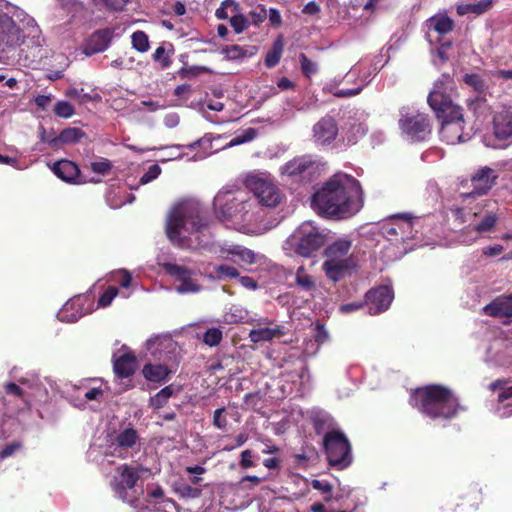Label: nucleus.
<instances>
[{"label":"nucleus","mask_w":512,"mask_h":512,"mask_svg":"<svg viewBox=\"0 0 512 512\" xmlns=\"http://www.w3.org/2000/svg\"><path fill=\"white\" fill-rule=\"evenodd\" d=\"M311 206L325 218L352 217L363 207L361 184L351 175L335 174L312 195Z\"/></svg>","instance_id":"obj_1"},{"label":"nucleus","mask_w":512,"mask_h":512,"mask_svg":"<svg viewBox=\"0 0 512 512\" xmlns=\"http://www.w3.org/2000/svg\"><path fill=\"white\" fill-rule=\"evenodd\" d=\"M456 87L453 78L448 74H442L430 91L427 102L435 113V117L441 124L440 133L448 136L450 126L457 129L455 138L461 140L464 126L463 109L454 101Z\"/></svg>","instance_id":"obj_2"},{"label":"nucleus","mask_w":512,"mask_h":512,"mask_svg":"<svg viewBox=\"0 0 512 512\" xmlns=\"http://www.w3.org/2000/svg\"><path fill=\"white\" fill-rule=\"evenodd\" d=\"M208 226V219L199 201L183 199L169 211L165 232L172 244L179 248H190V240L182 235V231L197 233Z\"/></svg>","instance_id":"obj_3"},{"label":"nucleus","mask_w":512,"mask_h":512,"mask_svg":"<svg viewBox=\"0 0 512 512\" xmlns=\"http://www.w3.org/2000/svg\"><path fill=\"white\" fill-rule=\"evenodd\" d=\"M410 404L431 419L450 420L461 409L458 398L446 386L430 384L411 392Z\"/></svg>","instance_id":"obj_4"},{"label":"nucleus","mask_w":512,"mask_h":512,"mask_svg":"<svg viewBox=\"0 0 512 512\" xmlns=\"http://www.w3.org/2000/svg\"><path fill=\"white\" fill-rule=\"evenodd\" d=\"M351 248L352 241L346 237L337 239L325 248L322 269L329 280L338 282L356 268L357 261Z\"/></svg>","instance_id":"obj_5"},{"label":"nucleus","mask_w":512,"mask_h":512,"mask_svg":"<svg viewBox=\"0 0 512 512\" xmlns=\"http://www.w3.org/2000/svg\"><path fill=\"white\" fill-rule=\"evenodd\" d=\"M143 472H148V469L142 465L131 466L123 464L117 468L118 476L114 477L111 482L115 495L123 502L135 508L139 503V495L136 493L135 486Z\"/></svg>","instance_id":"obj_6"},{"label":"nucleus","mask_w":512,"mask_h":512,"mask_svg":"<svg viewBox=\"0 0 512 512\" xmlns=\"http://www.w3.org/2000/svg\"><path fill=\"white\" fill-rule=\"evenodd\" d=\"M244 184L253 193L258 203L267 208H276L285 201V193L269 177L263 175H248Z\"/></svg>","instance_id":"obj_7"},{"label":"nucleus","mask_w":512,"mask_h":512,"mask_svg":"<svg viewBox=\"0 0 512 512\" xmlns=\"http://www.w3.org/2000/svg\"><path fill=\"white\" fill-rule=\"evenodd\" d=\"M323 447L330 466L342 470L352 463L351 445L342 431H328L323 438Z\"/></svg>","instance_id":"obj_8"},{"label":"nucleus","mask_w":512,"mask_h":512,"mask_svg":"<svg viewBox=\"0 0 512 512\" xmlns=\"http://www.w3.org/2000/svg\"><path fill=\"white\" fill-rule=\"evenodd\" d=\"M327 236L311 222L302 223L292 234L291 242L297 254L310 257L326 243Z\"/></svg>","instance_id":"obj_9"},{"label":"nucleus","mask_w":512,"mask_h":512,"mask_svg":"<svg viewBox=\"0 0 512 512\" xmlns=\"http://www.w3.org/2000/svg\"><path fill=\"white\" fill-rule=\"evenodd\" d=\"M401 132L412 142L425 141L432 133V124L427 114L402 108L398 121Z\"/></svg>","instance_id":"obj_10"},{"label":"nucleus","mask_w":512,"mask_h":512,"mask_svg":"<svg viewBox=\"0 0 512 512\" xmlns=\"http://www.w3.org/2000/svg\"><path fill=\"white\" fill-rule=\"evenodd\" d=\"M213 206L218 217L232 219L246 214L251 205L242 192L220 191L214 197Z\"/></svg>","instance_id":"obj_11"},{"label":"nucleus","mask_w":512,"mask_h":512,"mask_svg":"<svg viewBox=\"0 0 512 512\" xmlns=\"http://www.w3.org/2000/svg\"><path fill=\"white\" fill-rule=\"evenodd\" d=\"M162 267L168 275L179 283L176 287L179 293H197L201 290L202 287L198 279L195 278L196 271L174 263H164Z\"/></svg>","instance_id":"obj_12"},{"label":"nucleus","mask_w":512,"mask_h":512,"mask_svg":"<svg viewBox=\"0 0 512 512\" xmlns=\"http://www.w3.org/2000/svg\"><path fill=\"white\" fill-rule=\"evenodd\" d=\"M24 34L14 20L0 10V50L15 48L24 42Z\"/></svg>","instance_id":"obj_13"},{"label":"nucleus","mask_w":512,"mask_h":512,"mask_svg":"<svg viewBox=\"0 0 512 512\" xmlns=\"http://www.w3.org/2000/svg\"><path fill=\"white\" fill-rule=\"evenodd\" d=\"M394 298V292L387 285H380L370 289L365 294V306L370 315H377L386 311Z\"/></svg>","instance_id":"obj_14"},{"label":"nucleus","mask_w":512,"mask_h":512,"mask_svg":"<svg viewBox=\"0 0 512 512\" xmlns=\"http://www.w3.org/2000/svg\"><path fill=\"white\" fill-rule=\"evenodd\" d=\"M139 440L136 429L130 427L120 431L108 445L109 455L121 459L129 456V449L133 448Z\"/></svg>","instance_id":"obj_15"},{"label":"nucleus","mask_w":512,"mask_h":512,"mask_svg":"<svg viewBox=\"0 0 512 512\" xmlns=\"http://www.w3.org/2000/svg\"><path fill=\"white\" fill-rule=\"evenodd\" d=\"M338 135L336 120L326 115L313 126V140L316 144L325 146L331 144Z\"/></svg>","instance_id":"obj_16"},{"label":"nucleus","mask_w":512,"mask_h":512,"mask_svg":"<svg viewBox=\"0 0 512 512\" xmlns=\"http://www.w3.org/2000/svg\"><path fill=\"white\" fill-rule=\"evenodd\" d=\"M316 168V162L310 156H300L285 163L280 171L282 175L290 178H304L311 175Z\"/></svg>","instance_id":"obj_17"},{"label":"nucleus","mask_w":512,"mask_h":512,"mask_svg":"<svg viewBox=\"0 0 512 512\" xmlns=\"http://www.w3.org/2000/svg\"><path fill=\"white\" fill-rule=\"evenodd\" d=\"M498 174L495 170L488 166L481 167L471 177V185L473 187L472 194L482 196L486 194L495 184Z\"/></svg>","instance_id":"obj_18"},{"label":"nucleus","mask_w":512,"mask_h":512,"mask_svg":"<svg viewBox=\"0 0 512 512\" xmlns=\"http://www.w3.org/2000/svg\"><path fill=\"white\" fill-rule=\"evenodd\" d=\"M114 30L112 28L99 29L92 33L86 41L83 52L87 56L105 51L113 38Z\"/></svg>","instance_id":"obj_19"},{"label":"nucleus","mask_w":512,"mask_h":512,"mask_svg":"<svg viewBox=\"0 0 512 512\" xmlns=\"http://www.w3.org/2000/svg\"><path fill=\"white\" fill-rule=\"evenodd\" d=\"M493 131L498 140L512 138V107L504 108L494 115Z\"/></svg>","instance_id":"obj_20"},{"label":"nucleus","mask_w":512,"mask_h":512,"mask_svg":"<svg viewBox=\"0 0 512 512\" xmlns=\"http://www.w3.org/2000/svg\"><path fill=\"white\" fill-rule=\"evenodd\" d=\"M483 313L494 318L512 319V297L501 295L483 308Z\"/></svg>","instance_id":"obj_21"},{"label":"nucleus","mask_w":512,"mask_h":512,"mask_svg":"<svg viewBox=\"0 0 512 512\" xmlns=\"http://www.w3.org/2000/svg\"><path fill=\"white\" fill-rule=\"evenodd\" d=\"M136 366V356L132 351L119 357L113 356V371L120 379L131 377L136 371Z\"/></svg>","instance_id":"obj_22"},{"label":"nucleus","mask_w":512,"mask_h":512,"mask_svg":"<svg viewBox=\"0 0 512 512\" xmlns=\"http://www.w3.org/2000/svg\"><path fill=\"white\" fill-rule=\"evenodd\" d=\"M52 171L61 180L68 183H78L80 169L78 165L68 159H61L53 164Z\"/></svg>","instance_id":"obj_23"},{"label":"nucleus","mask_w":512,"mask_h":512,"mask_svg":"<svg viewBox=\"0 0 512 512\" xmlns=\"http://www.w3.org/2000/svg\"><path fill=\"white\" fill-rule=\"evenodd\" d=\"M83 298L77 297L67 301L63 308L58 312V319L62 322L73 323L84 316L87 311L82 305Z\"/></svg>","instance_id":"obj_24"},{"label":"nucleus","mask_w":512,"mask_h":512,"mask_svg":"<svg viewBox=\"0 0 512 512\" xmlns=\"http://www.w3.org/2000/svg\"><path fill=\"white\" fill-rule=\"evenodd\" d=\"M144 378L149 382H164L171 374V370L164 364H145L142 369Z\"/></svg>","instance_id":"obj_25"},{"label":"nucleus","mask_w":512,"mask_h":512,"mask_svg":"<svg viewBox=\"0 0 512 512\" xmlns=\"http://www.w3.org/2000/svg\"><path fill=\"white\" fill-rule=\"evenodd\" d=\"M226 252V258L235 263L253 264L256 262L255 253L246 247L233 245Z\"/></svg>","instance_id":"obj_26"},{"label":"nucleus","mask_w":512,"mask_h":512,"mask_svg":"<svg viewBox=\"0 0 512 512\" xmlns=\"http://www.w3.org/2000/svg\"><path fill=\"white\" fill-rule=\"evenodd\" d=\"M427 27L440 35H445L454 29L455 23L449 16L439 14L427 20Z\"/></svg>","instance_id":"obj_27"},{"label":"nucleus","mask_w":512,"mask_h":512,"mask_svg":"<svg viewBox=\"0 0 512 512\" xmlns=\"http://www.w3.org/2000/svg\"><path fill=\"white\" fill-rule=\"evenodd\" d=\"M493 4V0H479L476 3H466L457 6V13L460 16L467 14L481 15L487 12Z\"/></svg>","instance_id":"obj_28"},{"label":"nucleus","mask_w":512,"mask_h":512,"mask_svg":"<svg viewBox=\"0 0 512 512\" xmlns=\"http://www.w3.org/2000/svg\"><path fill=\"white\" fill-rule=\"evenodd\" d=\"M284 49V40L280 35L273 42L272 48L265 55V66L273 68L278 65Z\"/></svg>","instance_id":"obj_29"},{"label":"nucleus","mask_w":512,"mask_h":512,"mask_svg":"<svg viewBox=\"0 0 512 512\" xmlns=\"http://www.w3.org/2000/svg\"><path fill=\"white\" fill-rule=\"evenodd\" d=\"M174 53L173 45L169 42L162 43L152 55L155 62L160 63L161 67L166 69L172 64L171 56Z\"/></svg>","instance_id":"obj_30"},{"label":"nucleus","mask_w":512,"mask_h":512,"mask_svg":"<svg viewBox=\"0 0 512 512\" xmlns=\"http://www.w3.org/2000/svg\"><path fill=\"white\" fill-rule=\"evenodd\" d=\"M282 334L279 326L271 327H263L258 329H253L249 333V338L252 342L258 343L261 341H270L273 338L280 336Z\"/></svg>","instance_id":"obj_31"},{"label":"nucleus","mask_w":512,"mask_h":512,"mask_svg":"<svg viewBox=\"0 0 512 512\" xmlns=\"http://www.w3.org/2000/svg\"><path fill=\"white\" fill-rule=\"evenodd\" d=\"M4 388L7 395L14 396L20 401L18 410H24L30 407V397L20 386L9 382L5 384Z\"/></svg>","instance_id":"obj_32"},{"label":"nucleus","mask_w":512,"mask_h":512,"mask_svg":"<svg viewBox=\"0 0 512 512\" xmlns=\"http://www.w3.org/2000/svg\"><path fill=\"white\" fill-rule=\"evenodd\" d=\"M255 48L254 47H242L236 44L227 45L222 48V54L229 60H238L248 56H252Z\"/></svg>","instance_id":"obj_33"},{"label":"nucleus","mask_w":512,"mask_h":512,"mask_svg":"<svg viewBox=\"0 0 512 512\" xmlns=\"http://www.w3.org/2000/svg\"><path fill=\"white\" fill-rule=\"evenodd\" d=\"M174 394V388L172 385L165 386L160 391H158L154 396H152L149 400V406L153 410H157L163 408L167 405L169 399Z\"/></svg>","instance_id":"obj_34"},{"label":"nucleus","mask_w":512,"mask_h":512,"mask_svg":"<svg viewBox=\"0 0 512 512\" xmlns=\"http://www.w3.org/2000/svg\"><path fill=\"white\" fill-rule=\"evenodd\" d=\"M84 137H86V133L83 130L76 127H70L63 129L59 136L53 141H59L62 144H73L80 142Z\"/></svg>","instance_id":"obj_35"},{"label":"nucleus","mask_w":512,"mask_h":512,"mask_svg":"<svg viewBox=\"0 0 512 512\" xmlns=\"http://www.w3.org/2000/svg\"><path fill=\"white\" fill-rule=\"evenodd\" d=\"M131 43L132 47L140 53H145L150 48L148 35L141 30H137L131 35Z\"/></svg>","instance_id":"obj_36"},{"label":"nucleus","mask_w":512,"mask_h":512,"mask_svg":"<svg viewBox=\"0 0 512 512\" xmlns=\"http://www.w3.org/2000/svg\"><path fill=\"white\" fill-rule=\"evenodd\" d=\"M463 81L480 94L488 88L485 80L477 73L465 74Z\"/></svg>","instance_id":"obj_37"},{"label":"nucleus","mask_w":512,"mask_h":512,"mask_svg":"<svg viewBox=\"0 0 512 512\" xmlns=\"http://www.w3.org/2000/svg\"><path fill=\"white\" fill-rule=\"evenodd\" d=\"M229 10L231 15L238 13L240 11L239 3L234 0H224L221 7L216 10L215 15L218 19L230 18Z\"/></svg>","instance_id":"obj_38"},{"label":"nucleus","mask_w":512,"mask_h":512,"mask_svg":"<svg viewBox=\"0 0 512 512\" xmlns=\"http://www.w3.org/2000/svg\"><path fill=\"white\" fill-rule=\"evenodd\" d=\"M222 339L223 332L220 328L216 327L207 329L202 336V341L210 347L218 346Z\"/></svg>","instance_id":"obj_39"},{"label":"nucleus","mask_w":512,"mask_h":512,"mask_svg":"<svg viewBox=\"0 0 512 512\" xmlns=\"http://www.w3.org/2000/svg\"><path fill=\"white\" fill-rule=\"evenodd\" d=\"M468 107L479 117L489 112V106L484 96L478 95L468 102Z\"/></svg>","instance_id":"obj_40"},{"label":"nucleus","mask_w":512,"mask_h":512,"mask_svg":"<svg viewBox=\"0 0 512 512\" xmlns=\"http://www.w3.org/2000/svg\"><path fill=\"white\" fill-rule=\"evenodd\" d=\"M54 114L59 118L68 119L75 113V109L68 101H58L53 108Z\"/></svg>","instance_id":"obj_41"},{"label":"nucleus","mask_w":512,"mask_h":512,"mask_svg":"<svg viewBox=\"0 0 512 512\" xmlns=\"http://www.w3.org/2000/svg\"><path fill=\"white\" fill-rule=\"evenodd\" d=\"M296 283L306 291L311 290L315 285L312 277L306 272L303 266H300L296 271Z\"/></svg>","instance_id":"obj_42"},{"label":"nucleus","mask_w":512,"mask_h":512,"mask_svg":"<svg viewBox=\"0 0 512 512\" xmlns=\"http://www.w3.org/2000/svg\"><path fill=\"white\" fill-rule=\"evenodd\" d=\"M230 25L235 31V33L240 34L244 30L249 27V20L244 15L238 13H233L230 15Z\"/></svg>","instance_id":"obj_43"},{"label":"nucleus","mask_w":512,"mask_h":512,"mask_svg":"<svg viewBox=\"0 0 512 512\" xmlns=\"http://www.w3.org/2000/svg\"><path fill=\"white\" fill-rule=\"evenodd\" d=\"M130 0H92L95 6H103L108 10L123 11Z\"/></svg>","instance_id":"obj_44"},{"label":"nucleus","mask_w":512,"mask_h":512,"mask_svg":"<svg viewBox=\"0 0 512 512\" xmlns=\"http://www.w3.org/2000/svg\"><path fill=\"white\" fill-rule=\"evenodd\" d=\"M175 492L182 498H199L202 495V489L192 487L188 484H180L175 488Z\"/></svg>","instance_id":"obj_45"},{"label":"nucleus","mask_w":512,"mask_h":512,"mask_svg":"<svg viewBox=\"0 0 512 512\" xmlns=\"http://www.w3.org/2000/svg\"><path fill=\"white\" fill-rule=\"evenodd\" d=\"M299 61L301 64V71L304 76L310 78L312 75L317 73V64L311 61L304 53L299 55Z\"/></svg>","instance_id":"obj_46"},{"label":"nucleus","mask_w":512,"mask_h":512,"mask_svg":"<svg viewBox=\"0 0 512 512\" xmlns=\"http://www.w3.org/2000/svg\"><path fill=\"white\" fill-rule=\"evenodd\" d=\"M214 270L218 279H233L239 277L238 270L235 267L226 264L217 265Z\"/></svg>","instance_id":"obj_47"},{"label":"nucleus","mask_w":512,"mask_h":512,"mask_svg":"<svg viewBox=\"0 0 512 512\" xmlns=\"http://www.w3.org/2000/svg\"><path fill=\"white\" fill-rule=\"evenodd\" d=\"M497 217L493 213H489L484 216V218L474 227V230L477 232H488L490 231L496 224Z\"/></svg>","instance_id":"obj_48"},{"label":"nucleus","mask_w":512,"mask_h":512,"mask_svg":"<svg viewBox=\"0 0 512 512\" xmlns=\"http://www.w3.org/2000/svg\"><path fill=\"white\" fill-rule=\"evenodd\" d=\"M117 295L118 289L115 286H108V288L100 295L98 299V306H109Z\"/></svg>","instance_id":"obj_49"},{"label":"nucleus","mask_w":512,"mask_h":512,"mask_svg":"<svg viewBox=\"0 0 512 512\" xmlns=\"http://www.w3.org/2000/svg\"><path fill=\"white\" fill-rule=\"evenodd\" d=\"M161 173V168L158 164L151 165L148 170L141 176L139 180L140 185H145L156 179Z\"/></svg>","instance_id":"obj_50"},{"label":"nucleus","mask_w":512,"mask_h":512,"mask_svg":"<svg viewBox=\"0 0 512 512\" xmlns=\"http://www.w3.org/2000/svg\"><path fill=\"white\" fill-rule=\"evenodd\" d=\"M226 408L221 407L214 411L213 413V425L221 430L226 429L227 427V418L225 416Z\"/></svg>","instance_id":"obj_51"},{"label":"nucleus","mask_w":512,"mask_h":512,"mask_svg":"<svg viewBox=\"0 0 512 512\" xmlns=\"http://www.w3.org/2000/svg\"><path fill=\"white\" fill-rule=\"evenodd\" d=\"M112 169V163L108 159L91 163V170L100 175H106Z\"/></svg>","instance_id":"obj_52"},{"label":"nucleus","mask_w":512,"mask_h":512,"mask_svg":"<svg viewBox=\"0 0 512 512\" xmlns=\"http://www.w3.org/2000/svg\"><path fill=\"white\" fill-rule=\"evenodd\" d=\"M257 136V130L254 128H248L243 131L241 135L236 136L232 139L231 145H238L253 140Z\"/></svg>","instance_id":"obj_53"},{"label":"nucleus","mask_w":512,"mask_h":512,"mask_svg":"<svg viewBox=\"0 0 512 512\" xmlns=\"http://www.w3.org/2000/svg\"><path fill=\"white\" fill-rule=\"evenodd\" d=\"M267 13L263 7L255 9L249 13L248 20L249 25L253 24L255 26L259 25L266 19Z\"/></svg>","instance_id":"obj_54"},{"label":"nucleus","mask_w":512,"mask_h":512,"mask_svg":"<svg viewBox=\"0 0 512 512\" xmlns=\"http://www.w3.org/2000/svg\"><path fill=\"white\" fill-rule=\"evenodd\" d=\"M241 459L239 465L243 469H248L256 466V463L252 460L254 454L250 449L243 450L241 452Z\"/></svg>","instance_id":"obj_55"},{"label":"nucleus","mask_w":512,"mask_h":512,"mask_svg":"<svg viewBox=\"0 0 512 512\" xmlns=\"http://www.w3.org/2000/svg\"><path fill=\"white\" fill-rule=\"evenodd\" d=\"M314 339L318 344H323L329 339L328 332L326 331L325 326L323 324H316Z\"/></svg>","instance_id":"obj_56"},{"label":"nucleus","mask_w":512,"mask_h":512,"mask_svg":"<svg viewBox=\"0 0 512 512\" xmlns=\"http://www.w3.org/2000/svg\"><path fill=\"white\" fill-rule=\"evenodd\" d=\"M20 442H12L7 444L4 448L0 449V461L14 454L15 451L20 449Z\"/></svg>","instance_id":"obj_57"},{"label":"nucleus","mask_w":512,"mask_h":512,"mask_svg":"<svg viewBox=\"0 0 512 512\" xmlns=\"http://www.w3.org/2000/svg\"><path fill=\"white\" fill-rule=\"evenodd\" d=\"M311 486L315 490H319L323 493H329V494L332 492V489H333V486L331 483H329L328 481H321L318 479H313L311 482Z\"/></svg>","instance_id":"obj_58"},{"label":"nucleus","mask_w":512,"mask_h":512,"mask_svg":"<svg viewBox=\"0 0 512 512\" xmlns=\"http://www.w3.org/2000/svg\"><path fill=\"white\" fill-rule=\"evenodd\" d=\"M364 306H365V300L363 302L358 301V302H350V303L342 304L339 309H340V312H342V313H351V312L362 309Z\"/></svg>","instance_id":"obj_59"},{"label":"nucleus","mask_w":512,"mask_h":512,"mask_svg":"<svg viewBox=\"0 0 512 512\" xmlns=\"http://www.w3.org/2000/svg\"><path fill=\"white\" fill-rule=\"evenodd\" d=\"M392 220H402L401 230H410L412 228V217L409 214H396L391 217Z\"/></svg>","instance_id":"obj_60"},{"label":"nucleus","mask_w":512,"mask_h":512,"mask_svg":"<svg viewBox=\"0 0 512 512\" xmlns=\"http://www.w3.org/2000/svg\"><path fill=\"white\" fill-rule=\"evenodd\" d=\"M504 250V247L500 244H496L494 246L484 247L482 250L483 255L488 257H494L500 255Z\"/></svg>","instance_id":"obj_61"},{"label":"nucleus","mask_w":512,"mask_h":512,"mask_svg":"<svg viewBox=\"0 0 512 512\" xmlns=\"http://www.w3.org/2000/svg\"><path fill=\"white\" fill-rule=\"evenodd\" d=\"M239 282L247 289L255 290L258 288V283L250 276H239Z\"/></svg>","instance_id":"obj_62"},{"label":"nucleus","mask_w":512,"mask_h":512,"mask_svg":"<svg viewBox=\"0 0 512 512\" xmlns=\"http://www.w3.org/2000/svg\"><path fill=\"white\" fill-rule=\"evenodd\" d=\"M306 15H316L320 12V6L315 1L308 2L302 9Z\"/></svg>","instance_id":"obj_63"},{"label":"nucleus","mask_w":512,"mask_h":512,"mask_svg":"<svg viewBox=\"0 0 512 512\" xmlns=\"http://www.w3.org/2000/svg\"><path fill=\"white\" fill-rule=\"evenodd\" d=\"M269 21L274 26H280L282 24V17L277 9L271 8L269 10Z\"/></svg>","instance_id":"obj_64"}]
</instances>
